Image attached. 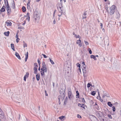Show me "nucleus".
<instances>
[{
	"label": "nucleus",
	"instance_id": "f257e3e1",
	"mask_svg": "<svg viewBox=\"0 0 121 121\" xmlns=\"http://www.w3.org/2000/svg\"><path fill=\"white\" fill-rule=\"evenodd\" d=\"M34 18L36 22H39L40 18L39 13L37 11H36L34 12Z\"/></svg>",
	"mask_w": 121,
	"mask_h": 121
},
{
	"label": "nucleus",
	"instance_id": "f03ea898",
	"mask_svg": "<svg viewBox=\"0 0 121 121\" xmlns=\"http://www.w3.org/2000/svg\"><path fill=\"white\" fill-rule=\"evenodd\" d=\"M116 8L115 6L114 5H112L110 7V13L111 15L113 14L114 13Z\"/></svg>",
	"mask_w": 121,
	"mask_h": 121
},
{
	"label": "nucleus",
	"instance_id": "7ed1b4c3",
	"mask_svg": "<svg viewBox=\"0 0 121 121\" xmlns=\"http://www.w3.org/2000/svg\"><path fill=\"white\" fill-rule=\"evenodd\" d=\"M4 1L5 6V8L7 10H7L10 9H11L9 6L8 0H4Z\"/></svg>",
	"mask_w": 121,
	"mask_h": 121
},
{
	"label": "nucleus",
	"instance_id": "20e7f679",
	"mask_svg": "<svg viewBox=\"0 0 121 121\" xmlns=\"http://www.w3.org/2000/svg\"><path fill=\"white\" fill-rule=\"evenodd\" d=\"M68 94L69 98L70 99L71 98L73 97V96L71 92V89L70 88L68 89Z\"/></svg>",
	"mask_w": 121,
	"mask_h": 121
},
{
	"label": "nucleus",
	"instance_id": "39448f33",
	"mask_svg": "<svg viewBox=\"0 0 121 121\" xmlns=\"http://www.w3.org/2000/svg\"><path fill=\"white\" fill-rule=\"evenodd\" d=\"M82 69L84 77H86L88 75V71L86 70V68H84Z\"/></svg>",
	"mask_w": 121,
	"mask_h": 121
},
{
	"label": "nucleus",
	"instance_id": "423d86ee",
	"mask_svg": "<svg viewBox=\"0 0 121 121\" xmlns=\"http://www.w3.org/2000/svg\"><path fill=\"white\" fill-rule=\"evenodd\" d=\"M41 75L42 76H43L44 75V73H46L47 72V68H41Z\"/></svg>",
	"mask_w": 121,
	"mask_h": 121
},
{
	"label": "nucleus",
	"instance_id": "0eeeda50",
	"mask_svg": "<svg viewBox=\"0 0 121 121\" xmlns=\"http://www.w3.org/2000/svg\"><path fill=\"white\" fill-rule=\"evenodd\" d=\"M58 16L59 17H60L63 14V9H58Z\"/></svg>",
	"mask_w": 121,
	"mask_h": 121
},
{
	"label": "nucleus",
	"instance_id": "6e6552de",
	"mask_svg": "<svg viewBox=\"0 0 121 121\" xmlns=\"http://www.w3.org/2000/svg\"><path fill=\"white\" fill-rule=\"evenodd\" d=\"M98 96L97 97V98L101 102H102L103 101V99H101L99 92L98 91Z\"/></svg>",
	"mask_w": 121,
	"mask_h": 121
},
{
	"label": "nucleus",
	"instance_id": "1a4fd4ad",
	"mask_svg": "<svg viewBox=\"0 0 121 121\" xmlns=\"http://www.w3.org/2000/svg\"><path fill=\"white\" fill-rule=\"evenodd\" d=\"M29 73L28 72H27L26 75H25L24 77V80L25 81H26V78H27L29 76Z\"/></svg>",
	"mask_w": 121,
	"mask_h": 121
},
{
	"label": "nucleus",
	"instance_id": "9d476101",
	"mask_svg": "<svg viewBox=\"0 0 121 121\" xmlns=\"http://www.w3.org/2000/svg\"><path fill=\"white\" fill-rule=\"evenodd\" d=\"M58 5L59 8H58V9H63V6L61 3H58Z\"/></svg>",
	"mask_w": 121,
	"mask_h": 121
},
{
	"label": "nucleus",
	"instance_id": "9b49d317",
	"mask_svg": "<svg viewBox=\"0 0 121 121\" xmlns=\"http://www.w3.org/2000/svg\"><path fill=\"white\" fill-rule=\"evenodd\" d=\"M30 0H28V2L27 4V9H30Z\"/></svg>",
	"mask_w": 121,
	"mask_h": 121
},
{
	"label": "nucleus",
	"instance_id": "f8f14e48",
	"mask_svg": "<svg viewBox=\"0 0 121 121\" xmlns=\"http://www.w3.org/2000/svg\"><path fill=\"white\" fill-rule=\"evenodd\" d=\"M15 56L19 59L20 60L21 59V58L20 57V55L17 52H15Z\"/></svg>",
	"mask_w": 121,
	"mask_h": 121
},
{
	"label": "nucleus",
	"instance_id": "ddd939ff",
	"mask_svg": "<svg viewBox=\"0 0 121 121\" xmlns=\"http://www.w3.org/2000/svg\"><path fill=\"white\" fill-rule=\"evenodd\" d=\"M26 17V19L28 20L29 21L30 20V13L28 12L27 14Z\"/></svg>",
	"mask_w": 121,
	"mask_h": 121
},
{
	"label": "nucleus",
	"instance_id": "4468645a",
	"mask_svg": "<svg viewBox=\"0 0 121 121\" xmlns=\"http://www.w3.org/2000/svg\"><path fill=\"white\" fill-rule=\"evenodd\" d=\"M40 76L39 73L37 74L36 75V79L38 81H39V80Z\"/></svg>",
	"mask_w": 121,
	"mask_h": 121
},
{
	"label": "nucleus",
	"instance_id": "2eb2a0df",
	"mask_svg": "<svg viewBox=\"0 0 121 121\" xmlns=\"http://www.w3.org/2000/svg\"><path fill=\"white\" fill-rule=\"evenodd\" d=\"M104 95H103L102 96V97L103 98H104L105 96H106L107 97H109V94H107L106 93H104Z\"/></svg>",
	"mask_w": 121,
	"mask_h": 121
},
{
	"label": "nucleus",
	"instance_id": "dca6fc26",
	"mask_svg": "<svg viewBox=\"0 0 121 121\" xmlns=\"http://www.w3.org/2000/svg\"><path fill=\"white\" fill-rule=\"evenodd\" d=\"M5 23L6 24L7 26H10L12 25V23L10 22H6Z\"/></svg>",
	"mask_w": 121,
	"mask_h": 121
},
{
	"label": "nucleus",
	"instance_id": "f3484780",
	"mask_svg": "<svg viewBox=\"0 0 121 121\" xmlns=\"http://www.w3.org/2000/svg\"><path fill=\"white\" fill-rule=\"evenodd\" d=\"M90 57L91 58H93L95 60H97V59L96 58L95 56L91 55L90 56Z\"/></svg>",
	"mask_w": 121,
	"mask_h": 121
},
{
	"label": "nucleus",
	"instance_id": "a211bd4d",
	"mask_svg": "<svg viewBox=\"0 0 121 121\" xmlns=\"http://www.w3.org/2000/svg\"><path fill=\"white\" fill-rule=\"evenodd\" d=\"M10 32L9 31H8L7 32H5L4 33V34L5 36H8L9 35Z\"/></svg>",
	"mask_w": 121,
	"mask_h": 121
},
{
	"label": "nucleus",
	"instance_id": "6ab92c4d",
	"mask_svg": "<svg viewBox=\"0 0 121 121\" xmlns=\"http://www.w3.org/2000/svg\"><path fill=\"white\" fill-rule=\"evenodd\" d=\"M65 118V116H62L59 117V118L61 121H63L64 120V119Z\"/></svg>",
	"mask_w": 121,
	"mask_h": 121
},
{
	"label": "nucleus",
	"instance_id": "aec40b11",
	"mask_svg": "<svg viewBox=\"0 0 121 121\" xmlns=\"http://www.w3.org/2000/svg\"><path fill=\"white\" fill-rule=\"evenodd\" d=\"M11 46L12 49L14 51H15V50L14 48V45L12 43L11 44Z\"/></svg>",
	"mask_w": 121,
	"mask_h": 121
},
{
	"label": "nucleus",
	"instance_id": "412c9836",
	"mask_svg": "<svg viewBox=\"0 0 121 121\" xmlns=\"http://www.w3.org/2000/svg\"><path fill=\"white\" fill-rule=\"evenodd\" d=\"M12 8L13 9L15 8V4L14 1H13V3L12 4Z\"/></svg>",
	"mask_w": 121,
	"mask_h": 121
},
{
	"label": "nucleus",
	"instance_id": "4be33fe9",
	"mask_svg": "<svg viewBox=\"0 0 121 121\" xmlns=\"http://www.w3.org/2000/svg\"><path fill=\"white\" fill-rule=\"evenodd\" d=\"M42 68H46V65L45 64V63L44 61H43V62L42 63Z\"/></svg>",
	"mask_w": 121,
	"mask_h": 121
},
{
	"label": "nucleus",
	"instance_id": "5701e85b",
	"mask_svg": "<svg viewBox=\"0 0 121 121\" xmlns=\"http://www.w3.org/2000/svg\"><path fill=\"white\" fill-rule=\"evenodd\" d=\"M7 13L8 15H9L11 13V9H9V10H7Z\"/></svg>",
	"mask_w": 121,
	"mask_h": 121
},
{
	"label": "nucleus",
	"instance_id": "b1692460",
	"mask_svg": "<svg viewBox=\"0 0 121 121\" xmlns=\"http://www.w3.org/2000/svg\"><path fill=\"white\" fill-rule=\"evenodd\" d=\"M82 67L83 68L82 69H84V68H86V66L85 63V62H82Z\"/></svg>",
	"mask_w": 121,
	"mask_h": 121
},
{
	"label": "nucleus",
	"instance_id": "393cba45",
	"mask_svg": "<svg viewBox=\"0 0 121 121\" xmlns=\"http://www.w3.org/2000/svg\"><path fill=\"white\" fill-rule=\"evenodd\" d=\"M22 10L23 12H25L26 10L25 7L24 6H23L22 8Z\"/></svg>",
	"mask_w": 121,
	"mask_h": 121
},
{
	"label": "nucleus",
	"instance_id": "a878e982",
	"mask_svg": "<svg viewBox=\"0 0 121 121\" xmlns=\"http://www.w3.org/2000/svg\"><path fill=\"white\" fill-rule=\"evenodd\" d=\"M108 105L110 107L112 106V104L110 102H108Z\"/></svg>",
	"mask_w": 121,
	"mask_h": 121
},
{
	"label": "nucleus",
	"instance_id": "bb28decb",
	"mask_svg": "<svg viewBox=\"0 0 121 121\" xmlns=\"http://www.w3.org/2000/svg\"><path fill=\"white\" fill-rule=\"evenodd\" d=\"M84 105L83 104H80V103H79L78 104V106H80L81 107H82L83 108H84V107H83V106H84Z\"/></svg>",
	"mask_w": 121,
	"mask_h": 121
},
{
	"label": "nucleus",
	"instance_id": "cd10ccee",
	"mask_svg": "<svg viewBox=\"0 0 121 121\" xmlns=\"http://www.w3.org/2000/svg\"><path fill=\"white\" fill-rule=\"evenodd\" d=\"M23 47L24 48H25V47H27V45L26 43L24 41H23Z\"/></svg>",
	"mask_w": 121,
	"mask_h": 121
},
{
	"label": "nucleus",
	"instance_id": "c85d7f7f",
	"mask_svg": "<svg viewBox=\"0 0 121 121\" xmlns=\"http://www.w3.org/2000/svg\"><path fill=\"white\" fill-rule=\"evenodd\" d=\"M4 114L3 112L2 111L1 109L0 108V115H3Z\"/></svg>",
	"mask_w": 121,
	"mask_h": 121
},
{
	"label": "nucleus",
	"instance_id": "c756f323",
	"mask_svg": "<svg viewBox=\"0 0 121 121\" xmlns=\"http://www.w3.org/2000/svg\"><path fill=\"white\" fill-rule=\"evenodd\" d=\"M68 98L67 97H66V98L65 100V101L64 102V104L65 105L66 104V103L67 102V101Z\"/></svg>",
	"mask_w": 121,
	"mask_h": 121
},
{
	"label": "nucleus",
	"instance_id": "7c9ffc66",
	"mask_svg": "<svg viewBox=\"0 0 121 121\" xmlns=\"http://www.w3.org/2000/svg\"><path fill=\"white\" fill-rule=\"evenodd\" d=\"M49 60H50V62L52 64V65H54V62L53 61V60H51L50 58H49Z\"/></svg>",
	"mask_w": 121,
	"mask_h": 121
},
{
	"label": "nucleus",
	"instance_id": "2f4dec72",
	"mask_svg": "<svg viewBox=\"0 0 121 121\" xmlns=\"http://www.w3.org/2000/svg\"><path fill=\"white\" fill-rule=\"evenodd\" d=\"M5 11V9H3L2 8H1L0 10V11L1 12H3Z\"/></svg>",
	"mask_w": 121,
	"mask_h": 121
},
{
	"label": "nucleus",
	"instance_id": "473e14b6",
	"mask_svg": "<svg viewBox=\"0 0 121 121\" xmlns=\"http://www.w3.org/2000/svg\"><path fill=\"white\" fill-rule=\"evenodd\" d=\"M76 92L77 93V95H76V96H78V98H79V94L78 92V91H76Z\"/></svg>",
	"mask_w": 121,
	"mask_h": 121
},
{
	"label": "nucleus",
	"instance_id": "72a5a7b5",
	"mask_svg": "<svg viewBox=\"0 0 121 121\" xmlns=\"http://www.w3.org/2000/svg\"><path fill=\"white\" fill-rule=\"evenodd\" d=\"M75 37L76 38H78L79 39H80V38H81V37L79 35H75Z\"/></svg>",
	"mask_w": 121,
	"mask_h": 121
},
{
	"label": "nucleus",
	"instance_id": "f704fd0d",
	"mask_svg": "<svg viewBox=\"0 0 121 121\" xmlns=\"http://www.w3.org/2000/svg\"><path fill=\"white\" fill-rule=\"evenodd\" d=\"M95 94V91H93L91 92V95H92L94 96Z\"/></svg>",
	"mask_w": 121,
	"mask_h": 121
},
{
	"label": "nucleus",
	"instance_id": "c9c22d12",
	"mask_svg": "<svg viewBox=\"0 0 121 121\" xmlns=\"http://www.w3.org/2000/svg\"><path fill=\"white\" fill-rule=\"evenodd\" d=\"M117 18H119L120 16V14L118 12L117 13Z\"/></svg>",
	"mask_w": 121,
	"mask_h": 121
},
{
	"label": "nucleus",
	"instance_id": "e433bc0d",
	"mask_svg": "<svg viewBox=\"0 0 121 121\" xmlns=\"http://www.w3.org/2000/svg\"><path fill=\"white\" fill-rule=\"evenodd\" d=\"M81 42V40L79 39V40H78L77 41V42H76V43L77 44H78L79 43H80Z\"/></svg>",
	"mask_w": 121,
	"mask_h": 121
},
{
	"label": "nucleus",
	"instance_id": "4c0bfd02",
	"mask_svg": "<svg viewBox=\"0 0 121 121\" xmlns=\"http://www.w3.org/2000/svg\"><path fill=\"white\" fill-rule=\"evenodd\" d=\"M26 55V57L25 58H28V52H26V54H25Z\"/></svg>",
	"mask_w": 121,
	"mask_h": 121
},
{
	"label": "nucleus",
	"instance_id": "58836bf2",
	"mask_svg": "<svg viewBox=\"0 0 121 121\" xmlns=\"http://www.w3.org/2000/svg\"><path fill=\"white\" fill-rule=\"evenodd\" d=\"M62 91H63L62 89L59 90V92L60 94H62L63 93V92H62Z\"/></svg>",
	"mask_w": 121,
	"mask_h": 121
},
{
	"label": "nucleus",
	"instance_id": "ea45409f",
	"mask_svg": "<svg viewBox=\"0 0 121 121\" xmlns=\"http://www.w3.org/2000/svg\"><path fill=\"white\" fill-rule=\"evenodd\" d=\"M84 42L86 45H89V43L88 42L85 41H84Z\"/></svg>",
	"mask_w": 121,
	"mask_h": 121
},
{
	"label": "nucleus",
	"instance_id": "a19ab883",
	"mask_svg": "<svg viewBox=\"0 0 121 121\" xmlns=\"http://www.w3.org/2000/svg\"><path fill=\"white\" fill-rule=\"evenodd\" d=\"M60 96H59V97H58V99L59 100V104H60Z\"/></svg>",
	"mask_w": 121,
	"mask_h": 121
},
{
	"label": "nucleus",
	"instance_id": "79ce46f5",
	"mask_svg": "<svg viewBox=\"0 0 121 121\" xmlns=\"http://www.w3.org/2000/svg\"><path fill=\"white\" fill-rule=\"evenodd\" d=\"M108 116L109 118L111 119H112V116L109 114H108Z\"/></svg>",
	"mask_w": 121,
	"mask_h": 121
},
{
	"label": "nucleus",
	"instance_id": "37998d69",
	"mask_svg": "<svg viewBox=\"0 0 121 121\" xmlns=\"http://www.w3.org/2000/svg\"><path fill=\"white\" fill-rule=\"evenodd\" d=\"M18 33H16V37L17 39H19V38H18Z\"/></svg>",
	"mask_w": 121,
	"mask_h": 121
},
{
	"label": "nucleus",
	"instance_id": "c03bdc74",
	"mask_svg": "<svg viewBox=\"0 0 121 121\" xmlns=\"http://www.w3.org/2000/svg\"><path fill=\"white\" fill-rule=\"evenodd\" d=\"M77 117L78 118H82V117L79 114H78L77 115Z\"/></svg>",
	"mask_w": 121,
	"mask_h": 121
},
{
	"label": "nucleus",
	"instance_id": "a18cd8bd",
	"mask_svg": "<svg viewBox=\"0 0 121 121\" xmlns=\"http://www.w3.org/2000/svg\"><path fill=\"white\" fill-rule=\"evenodd\" d=\"M37 61H38V63L39 64V66L40 65V60H39V59H38Z\"/></svg>",
	"mask_w": 121,
	"mask_h": 121
},
{
	"label": "nucleus",
	"instance_id": "49530a36",
	"mask_svg": "<svg viewBox=\"0 0 121 121\" xmlns=\"http://www.w3.org/2000/svg\"><path fill=\"white\" fill-rule=\"evenodd\" d=\"M91 86V84L90 83H88L87 84V87H90Z\"/></svg>",
	"mask_w": 121,
	"mask_h": 121
},
{
	"label": "nucleus",
	"instance_id": "de8ad7c7",
	"mask_svg": "<svg viewBox=\"0 0 121 121\" xmlns=\"http://www.w3.org/2000/svg\"><path fill=\"white\" fill-rule=\"evenodd\" d=\"M37 69V67H35L34 68V69L35 70H38Z\"/></svg>",
	"mask_w": 121,
	"mask_h": 121
},
{
	"label": "nucleus",
	"instance_id": "09e8293b",
	"mask_svg": "<svg viewBox=\"0 0 121 121\" xmlns=\"http://www.w3.org/2000/svg\"><path fill=\"white\" fill-rule=\"evenodd\" d=\"M42 55L43 56L44 58H46L47 57V56L45 55H44L43 54H42Z\"/></svg>",
	"mask_w": 121,
	"mask_h": 121
},
{
	"label": "nucleus",
	"instance_id": "8fccbe9b",
	"mask_svg": "<svg viewBox=\"0 0 121 121\" xmlns=\"http://www.w3.org/2000/svg\"><path fill=\"white\" fill-rule=\"evenodd\" d=\"M78 44V46L80 47H81L82 45V43H81V42Z\"/></svg>",
	"mask_w": 121,
	"mask_h": 121
},
{
	"label": "nucleus",
	"instance_id": "3c124183",
	"mask_svg": "<svg viewBox=\"0 0 121 121\" xmlns=\"http://www.w3.org/2000/svg\"><path fill=\"white\" fill-rule=\"evenodd\" d=\"M77 66L79 68H80V65L78 63L77 64Z\"/></svg>",
	"mask_w": 121,
	"mask_h": 121
},
{
	"label": "nucleus",
	"instance_id": "603ef678",
	"mask_svg": "<svg viewBox=\"0 0 121 121\" xmlns=\"http://www.w3.org/2000/svg\"><path fill=\"white\" fill-rule=\"evenodd\" d=\"M112 109H113V112L115 111V108L114 106H113L112 107Z\"/></svg>",
	"mask_w": 121,
	"mask_h": 121
},
{
	"label": "nucleus",
	"instance_id": "864d4df0",
	"mask_svg": "<svg viewBox=\"0 0 121 121\" xmlns=\"http://www.w3.org/2000/svg\"><path fill=\"white\" fill-rule=\"evenodd\" d=\"M89 49H90V50L89 51V53L90 54H91L92 53V52L91 50L89 48Z\"/></svg>",
	"mask_w": 121,
	"mask_h": 121
},
{
	"label": "nucleus",
	"instance_id": "5fc2aeb1",
	"mask_svg": "<svg viewBox=\"0 0 121 121\" xmlns=\"http://www.w3.org/2000/svg\"><path fill=\"white\" fill-rule=\"evenodd\" d=\"M38 70H35L34 73L35 74L37 73Z\"/></svg>",
	"mask_w": 121,
	"mask_h": 121
},
{
	"label": "nucleus",
	"instance_id": "6e6d98bb",
	"mask_svg": "<svg viewBox=\"0 0 121 121\" xmlns=\"http://www.w3.org/2000/svg\"><path fill=\"white\" fill-rule=\"evenodd\" d=\"M53 23L54 24H56V20H55V19H54V20L53 21Z\"/></svg>",
	"mask_w": 121,
	"mask_h": 121
},
{
	"label": "nucleus",
	"instance_id": "4d7b16f0",
	"mask_svg": "<svg viewBox=\"0 0 121 121\" xmlns=\"http://www.w3.org/2000/svg\"><path fill=\"white\" fill-rule=\"evenodd\" d=\"M20 40V39L19 38V39H16V42H17V43H18V40Z\"/></svg>",
	"mask_w": 121,
	"mask_h": 121
},
{
	"label": "nucleus",
	"instance_id": "13d9d810",
	"mask_svg": "<svg viewBox=\"0 0 121 121\" xmlns=\"http://www.w3.org/2000/svg\"><path fill=\"white\" fill-rule=\"evenodd\" d=\"M56 10H55L54 13H53V17H54L55 16V13H56Z\"/></svg>",
	"mask_w": 121,
	"mask_h": 121
},
{
	"label": "nucleus",
	"instance_id": "bf43d9fd",
	"mask_svg": "<svg viewBox=\"0 0 121 121\" xmlns=\"http://www.w3.org/2000/svg\"><path fill=\"white\" fill-rule=\"evenodd\" d=\"M82 102H85L84 99V98H82Z\"/></svg>",
	"mask_w": 121,
	"mask_h": 121
},
{
	"label": "nucleus",
	"instance_id": "052dcab7",
	"mask_svg": "<svg viewBox=\"0 0 121 121\" xmlns=\"http://www.w3.org/2000/svg\"><path fill=\"white\" fill-rule=\"evenodd\" d=\"M45 95L46 96H48V94L47 93V91H46L45 90Z\"/></svg>",
	"mask_w": 121,
	"mask_h": 121
},
{
	"label": "nucleus",
	"instance_id": "680f3d73",
	"mask_svg": "<svg viewBox=\"0 0 121 121\" xmlns=\"http://www.w3.org/2000/svg\"><path fill=\"white\" fill-rule=\"evenodd\" d=\"M34 65L35 66V67H38V65H37V63H35L34 64Z\"/></svg>",
	"mask_w": 121,
	"mask_h": 121
},
{
	"label": "nucleus",
	"instance_id": "e2e57ef3",
	"mask_svg": "<svg viewBox=\"0 0 121 121\" xmlns=\"http://www.w3.org/2000/svg\"><path fill=\"white\" fill-rule=\"evenodd\" d=\"M87 15V14L86 13H83V15H84V16H86V15Z\"/></svg>",
	"mask_w": 121,
	"mask_h": 121
},
{
	"label": "nucleus",
	"instance_id": "0e129e2a",
	"mask_svg": "<svg viewBox=\"0 0 121 121\" xmlns=\"http://www.w3.org/2000/svg\"><path fill=\"white\" fill-rule=\"evenodd\" d=\"M100 26L101 27V28H102V24L101 23H100Z\"/></svg>",
	"mask_w": 121,
	"mask_h": 121
},
{
	"label": "nucleus",
	"instance_id": "69168bd1",
	"mask_svg": "<svg viewBox=\"0 0 121 121\" xmlns=\"http://www.w3.org/2000/svg\"><path fill=\"white\" fill-rule=\"evenodd\" d=\"M86 17H87L86 16H85L84 17V16H83L82 18V19H84V18H86Z\"/></svg>",
	"mask_w": 121,
	"mask_h": 121
},
{
	"label": "nucleus",
	"instance_id": "338daca9",
	"mask_svg": "<svg viewBox=\"0 0 121 121\" xmlns=\"http://www.w3.org/2000/svg\"><path fill=\"white\" fill-rule=\"evenodd\" d=\"M101 121H105V120L104 119H102L101 120Z\"/></svg>",
	"mask_w": 121,
	"mask_h": 121
},
{
	"label": "nucleus",
	"instance_id": "774afa93",
	"mask_svg": "<svg viewBox=\"0 0 121 121\" xmlns=\"http://www.w3.org/2000/svg\"><path fill=\"white\" fill-rule=\"evenodd\" d=\"M1 8H2L3 9H5V6H3Z\"/></svg>",
	"mask_w": 121,
	"mask_h": 121
}]
</instances>
